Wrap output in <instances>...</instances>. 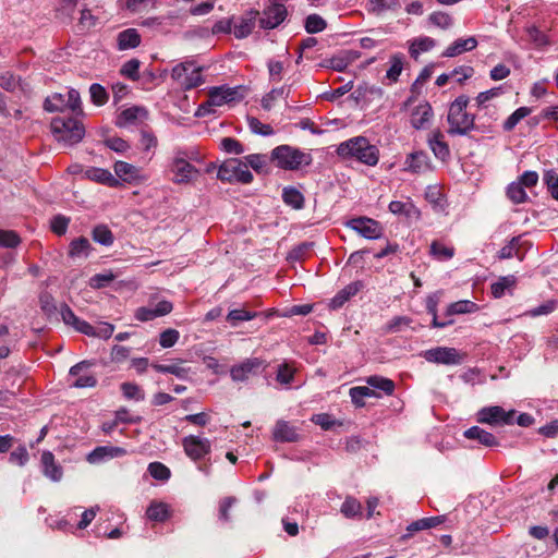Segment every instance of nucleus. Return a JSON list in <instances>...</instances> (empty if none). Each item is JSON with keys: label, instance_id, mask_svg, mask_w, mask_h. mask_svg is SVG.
Returning <instances> with one entry per match:
<instances>
[{"label": "nucleus", "instance_id": "obj_1", "mask_svg": "<svg viewBox=\"0 0 558 558\" xmlns=\"http://www.w3.org/2000/svg\"><path fill=\"white\" fill-rule=\"evenodd\" d=\"M342 159H355L367 166H375L379 160V150L364 136H355L340 143L336 150Z\"/></svg>", "mask_w": 558, "mask_h": 558}, {"label": "nucleus", "instance_id": "obj_2", "mask_svg": "<svg viewBox=\"0 0 558 558\" xmlns=\"http://www.w3.org/2000/svg\"><path fill=\"white\" fill-rule=\"evenodd\" d=\"M470 98L466 95L458 96L450 105L447 114L449 135H466L475 129V114L466 111Z\"/></svg>", "mask_w": 558, "mask_h": 558}, {"label": "nucleus", "instance_id": "obj_3", "mask_svg": "<svg viewBox=\"0 0 558 558\" xmlns=\"http://www.w3.org/2000/svg\"><path fill=\"white\" fill-rule=\"evenodd\" d=\"M51 131L56 140L64 146L76 145L85 135L83 123L71 117H56L52 119Z\"/></svg>", "mask_w": 558, "mask_h": 558}, {"label": "nucleus", "instance_id": "obj_4", "mask_svg": "<svg viewBox=\"0 0 558 558\" xmlns=\"http://www.w3.org/2000/svg\"><path fill=\"white\" fill-rule=\"evenodd\" d=\"M270 161L282 170L294 171L312 162L310 154L290 145H279L270 153Z\"/></svg>", "mask_w": 558, "mask_h": 558}, {"label": "nucleus", "instance_id": "obj_5", "mask_svg": "<svg viewBox=\"0 0 558 558\" xmlns=\"http://www.w3.org/2000/svg\"><path fill=\"white\" fill-rule=\"evenodd\" d=\"M219 180L229 183L248 184L253 181V174L247 165L238 158L225 160L217 172Z\"/></svg>", "mask_w": 558, "mask_h": 558}, {"label": "nucleus", "instance_id": "obj_6", "mask_svg": "<svg viewBox=\"0 0 558 558\" xmlns=\"http://www.w3.org/2000/svg\"><path fill=\"white\" fill-rule=\"evenodd\" d=\"M171 78L183 89H192L203 84L202 68L195 66L194 62L185 61L173 66Z\"/></svg>", "mask_w": 558, "mask_h": 558}, {"label": "nucleus", "instance_id": "obj_7", "mask_svg": "<svg viewBox=\"0 0 558 558\" xmlns=\"http://www.w3.org/2000/svg\"><path fill=\"white\" fill-rule=\"evenodd\" d=\"M169 169L173 174L172 181L177 184H187L197 179L199 171L185 159L183 151H177Z\"/></svg>", "mask_w": 558, "mask_h": 558}, {"label": "nucleus", "instance_id": "obj_8", "mask_svg": "<svg viewBox=\"0 0 558 558\" xmlns=\"http://www.w3.org/2000/svg\"><path fill=\"white\" fill-rule=\"evenodd\" d=\"M267 367L265 360L259 357H248L230 368V376L233 381L243 383L251 376L259 374Z\"/></svg>", "mask_w": 558, "mask_h": 558}, {"label": "nucleus", "instance_id": "obj_9", "mask_svg": "<svg viewBox=\"0 0 558 558\" xmlns=\"http://www.w3.org/2000/svg\"><path fill=\"white\" fill-rule=\"evenodd\" d=\"M185 454L193 461H199L210 453L211 442L208 438L189 435L182 439Z\"/></svg>", "mask_w": 558, "mask_h": 558}, {"label": "nucleus", "instance_id": "obj_10", "mask_svg": "<svg viewBox=\"0 0 558 558\" xmlns=\"http://www.w3.org/2000/svg\"><path fill=\"white\" fill-rule=\"evenodd\" d=\"M422 355L427 362L444 365H458L462 362V356L457 349L448 347L429 349L424 351Z\"/></svg>", "mask_w": 558, "mask_h": 558}, {"label": "nucleus", "instance_id": "obj_11", "mask_svg": "<svg viewBox=\"0 0 558 558\" xmlns=\"http://www.w3.org/2000/svg\"><path fill=\"white\" fill-rule=\"evenodd\" d=\"M209 105L220 107L226 104L239 101L243 98L241 87L228 85L214 86L208 90Z\"/></svg>", "mask_w": 558, "mask_h": 558}, {"label": "nucleus", "instance_id": "obj_12", "mask_svg": "<svg viewBox=\"0 0 558 558\" xmlns=\"http://www.w3.org/2000/svg\"><path fill=\"white\" fill-rule=\"evenodd\" d=\"M269 2L270 4L264 9L263 16L259 19V26L264 29H274L278 27L288 15L284 4L278 3V1Z\"/></svg>", "mask_w": 558, "mask_h": 558}, {"label": "nucleus", "instance_id": "obj_13", "mask_svg": "<svg viewBox=\"0 0 558 558\" xmlns=\"http://www.w3.org/2000/svg\"><path fill=\"white\" fill-rule=\"evenodd\" d=\"M514 411L506 412L499 405L486 407L477 412V421L483 424H511L513 422Z\"/></svg>", "mask_w": 558, "mask_h": 558}, {"label": "nucleus", "instance_id": "obj_14", "mask_svg": "<svg viewBox=\"0 0 558 558\" xmlns=\"http://www.w3.org/2000/svg\"><path fill=\"white\" fill-rule=\"evenodd\" d=\"M348 226L360 235L369 240L379 239L383 233L379 222L366 217L352 219L349 221Z\"/></svg>", "mask_w": 558, "mask_h": 558}, {"label": "nucleus", "instance_id": "obj_15", "mask_svg": "<svg viewBox=\"0 0 558 558\" xmlns=\"http://www.w3.org/2000/svg\"><path fill=\"white\" fill-rule=\"evenodd\" d=\"M173 305L170 301L161 300L155 306H142L135 311V318L140 322H149L171 313Z\"/></svg>", "mask_w": 558, "mask_h": 558}, {"label": "nucleus", "instance_id": "obj_16", "mask_svg": "<svg viewBox=\"0 0 558 558\" xmlns=\"http://www.w3.org/2000/svg\"><path fill=\"white\" fill-rule=\"evenodd\" d=\"M148 111L144 107L133 106L122 110L116 120L118 128H128L131 125H137L138 123L146 120Z\"/></svg>", "mask_w": 558, "mask_h": 558}, {"label": "nucleus", "instance_id": "obj_17", "mask_svg": "<svg viewBox=\"0 0 558 558\" xmlns=\"http://www.w3.org/2000/svg\"><path fill=\"white\" fill-rule=\"evenodd\" d=\"M92 365L88 361H82L75 365H73L70 371L69 375L76 377L73 381L72 386L75 388H93L97 385V378L89 374H81L83 369L89 367Z\"/></svg>", "mask_w": 558, "mask_h": 558}, {"label": "nucleus", "instance_id": "obj_18", "mask_svg": "<svg viewBox=\"0 0 558 558\" xmlns=\"http://www.w3.org/2000/svg\"><path fill=\"white\" fill-rule=\"evenodd\" d=\"M404 170L412 173H423L430 170V160L428 155L423 151H414L407 156Z\"/></svg>", "mask_w": 558, "mask_h": 558}, {"label": "nucleus", "instance_id": "obj_19", "mask_svg": "<svg viewBox=\"0 0 558 558\" xmlns=\"http://www.w3.org/2000/svg\"><path fill=\"white\" fill-rule=\"evenodd\" d=\"M300 438L296 428L284 420L276 422L272 429V439L277 442H295Z\"/></svg>", "mask_w": 558, "mask_h": 558}, {"label": "nucleus", "instance_id": "obj_20", "mask_svg": "<svg viewBox=\"0 0 558 558\" xmlns=\"http://www.w3.org/2000/svg\"><path fill=\"white\" fill-rule=\"evenodd\" d=\"M427 143L436 158L442 161L449 158L450 149L441 131H433L428 136Z\"/></svg>", "mask_w": 558, "mask_h": 558}, {"label": "nucleus", "instance_id": "obj_21", "mask_svg": "<svg viewBox=\"0 0 558 558\" xmlns=\"http://www.w3.org/2000/svg\"><path fill=\"white\" fill-rule=\"evenodd\" d=\"M362 288V281H354L347 284L343 289L338 291L337 294L329 301V307L331 310L341 308L351 298L356 295Z\"/></svg>", "mask_w": 558, "mask_h": 558}, {"label": "nucleus", "instance_id": "obj_22", "mask_svg": "<svg viewBox=\"0 0 558 558\" xmlns=\"http://www.w3.org/2000/svg\"><path fill=\"white\" fill-rule=\"evenodd\" d=\"M41 466L43 473L46 477L52 482L61 481L63 476V470L62 466L56 462L52 452L44 451L41 453Z\"/></svg>", "mask_w": 558, "mask_h": 558}, {"label": "nucleus", "instance_id": "obj_23", "mask_svg": "<svg viewBox=\"0 0 558 558\" xmlns=\"http://www.w3.org/2000/svg\"><path fill=\"white\" fill-rule=\"evenodd\" d=\"M433 117L432 106L424 101L418 104L411 112L410 123L416 129H425Z\"/></svg>", "mask_w": 558, "mask_h": 558}, {"label": "nucleus", "instance_id": "obj_24", "mask_svg": "<svg viewBox=\"0 0 558 558\" xmlns=\"http://www.w3.org/2000/svg\"><path fill=\"white\" fill-rule=\"evenodd\" d=\"M113 168L116 175L124 182L132 183L143 179L141 169L129 162L117 161Z\"/></svg>", "mask_w": 558, "mask_h": 558}, {"label": "nucleus", "instance_id": "obj_25", "mask_svg": "<svg viewBox=\"0 0 558 558\" xmlns=\"http://www.w3.org/2000/svg\"><path fill=\"white\" fill-rule=\"evenodd\" d=\"M477 46V39L474 36L459 38L447 47L442 56L447 58L457 57L465 51H472Z\"/></svg>", "mask_w": 558, "mask_h": 558}, {"label": "nucleus", "instance_id": "obj_26", "mask_svg": "<svg viewBox=\"0 0 558 558\" xmlns=\"http://www.w3.org/2000/svg\"><path fill=\"white\" fill-rule=\"evenodd\" d=\"M84 177L110 187H117L120 184L119 180L109 170L102 168H88L85 170Z\"/></svg>", "mask_w": 558, "mask_h": 558}, {"label": "nucleus", "instance_id": "obj_27", "mask_svg": "<svg viewBox=\"0 0 558 558\" xmlns=\"http://www.w3.org/2000/svg\"><path fill=\"white\" fill-rule=\"evenodd\" d=\"M463 435L465 438L476 440L485 447H497L499 445V441L492 433L478 426L468 428Z\"/></svg>", "mask_w": 558, "mask_h": 558}, {"label": "nucleus", "instance_id": "obj_28", "mask_svg": "<svg viewBox=\"0 0 558 558\" xmlns=\"http://www.w3.org/2000/svg\"><path fill=\"white\" fill-rule=\"evenodd\" d=\"M141 44V35L135 28H128L120 32L117 36L119 50L134 49Z\"/></svg>", "mask_w": 558, "mask_h": 558}, {"label": "nucleus", "instance_id": "obj_29", "mask_svg": "<svg viewBox=\"0 0 558 558\" xmlns=\"http://www.w3.org/2000/svg\"><path fill=\"white\" fill-rule=\"evenodd\" d=\"M399 8V0H367L366 3L367 12L376 16H379L388 11H396Z\"/></svg>", "mask_w": 558, "mask_h": 558}, {"label": "nucleus", "instance_id": "obj_30", "mask_svg": "<svg viewBox=\"0 0 558 558\" xmlns=\"http://www.w3.org/2000/svg\"><path fill=\"white\" fill-rule=\"evenodd\" d=\"M517 284V278L513 275L499 277L498 280L490 286L492 294L495 299L502 298L507 291H511Z\"/></svg>", "mask_w": 558, "mask_h": 558}, {"label": "nucleus", "instance_id": "obj_31", "mask_svg": "<svg viewBox=\"0 0 558 558\" xmlns=\"http://www.w3.org/2000/svg\"><path fill=\"white\" fill-rule=\"evenodd\" d=\"M349 395L351 397L352 402L361 408L365 405L364 399L365 398H379L380 395L377 393L374 389L369 388L368 386H356L352 387L349 391Z\"/></svg>", "mask_w": 558, "mask_h": 558}, {"label": "nucleus", "instance_id": "obj_32", "mask_svg": "<svg viewBox=\"0 0 558 558\" xmlns=\"http://www.w3.org/2000/svg\"><path fill=\"white\" fill-rule=\"evenodd\" d=\"M282 199L286 205L294 208L301 209L304 206V196L303 194L294 186H286L282 190Z\"/></svg>", "mask_w": 558, "mask_h": 558}, {"label": "nucleus", "instance_id": "obj_33", "mask_svg": "<svg viewBox=\"0 0 558 558\" xmlns=\"http://www.w3.org/2000/svg\"><path fill=\"white\" fill-rule=\"evenodd\" d=\"M366 384L369 388L383 391L387 396H391L395 391V383L386 377L369 376L366 378Z\"/></svg>", "mask_w": 558, "mask_h": 558}, {"label": "nucleus", "instance_id": "obj_34", "mask_svg": "<svg viewBox=\"0 0 558 558\" xmlns=\"http://www.w3.org/2000/svg\"><path fill=\"white\" fill-rule=\"evenodd\" d=\"M290 92H291V86L290 85H283L281 87H278V88H272L269 93H267L263 99H262V107L265 109V110H270L274 102L279 99V98H288V96L290 95Z\"/></svg>", "mask_w": 558, "mask_h": 558}, {"label": "nucleus", "instance_id": "obj_35", "mask_svg": "<svg viewBox=\"0 0 558 558\" xmlns=\"http://www.w3.org/2000/svg\"><path fill=\"white\" fill-rule=\"evenodd\" d=\"M478 311V305L470 300H460L458 302H453L448 305L446 314L451 315H460V314H469L475 313Z\"/></svg>", "mask_w": 558, "mask_h": 558}, {"label": "nucleus", "instance_id": "obj_36", "mask_svg": "<svg viewBox=\"0 0 558 558\" xmlns=\"http://www.w3.org/2000/svg\"><path fill=\"white\" fill-rule=\"evenodd\" d=\"M435 45V40L430 37H418L412 41L409 52L412 58L417 59L422 52L429 51Z\"/></svg>", "mask_w": 558, "mask_h": 558}, {"label": "nucleus", "instance_id": "obj_37", "mask_svg": "<svg viewBox=\"0 0 558 558\" xmlns=\"http://www.w3.org/2000/svg\"><path fill=\"white\" fill-rule=\"evenodd\" d=\"M45 110L49 112H63L68 109L65 94L56 93L50 97H47L44 104Z\"/></svg>", "mask_w": 558, "mask_h": 558}, {"label": "nucleus", "instance_id": "obj_38", "mask_svg": "<svg viewBox=\"0 0 558 558\" xmlns=\"http://www.w3.org/2000/svg\"><path fill=\"white\" fill-rule=\"evenodd\" d=\"M389 210L395 215H404L407 217L418 216L420 214L411 202L392 201L389 204Z\"/></svg>", "mask_w": 558, "mask_h": 558}, {"label": "nucleus", "instance_id": "obj_39", "mask_svg": "<svg viewBox=\"0 0 558 558\" xmlns=\"http://www.w3.org/2000/svg\"><path fill=\"white\" fill-rule=\"evenodd\" d=\"M244 159L247 167L250 166L257 173H262L265 171L270 157L264 154H251L245 156Z\"/></svg>", "mask_w": 558, "mask_h": 558}, {"label": "nucleus", "instance_id": "obj_40", "mask_svg": "<svg viewBox=\"0 0 558 558\" xmlns=\"http://www.w3.org/2000/svg\"><path fill=\"white\" fill-rule=\"evenodd\" d=\"M304 27L308 34H317L327 27V23L320 15L313 13L306 16Z\"/></svg>", "mask_w": 558, "mask_h": 558}, {"label": "nucleus", "instance_id": "obj_41", "mask_svg": "<svg viewBox=\"0 0 558 558\" xmlns=\"http://www.w3.org/2000/svg\"><path fill=\"white\" fill-rule=\"evenodd\" d=\"M258 316V313L251 312L245 308L231 310L227 315V320L236 326L240 322H247Z\"/></svg>", "mask_w": 558, "mask_h": 558}, {"label": "nucleus", "instance_id": "obj_42", "mask_svg": "<svg viewBox=\"0 0 558 558\" xmlns=\"http://www.w3.org/2000/svg\"><path fill=\"white\" fill-rule=\"evenodd\" d=\"M121 391L125 399L143 401L145 399L144 390L134 383H123L121 384Z\"/></svg>", "mask_w": 558, "mask_h": 558}, {"label": "nucleus", "instance_id": "obj_43", "mask_svg": "<svg viewBox=\"0 0 558 558\" xmlns=\"http://www.w3.org/2000/svg\"><path fill=\"white\" fill-rule=\"evenodd\" d=\"M504 87L502 86H498V87H493L488 90H485V92H482L480 93L476 97H475V105L478 109H482V108H486V104L497 97H499L500 95L504 94Z\"/></svg>", "mask_w": 558, "mask_h": 558}, {"label": "nucleus", "instance_id": "obj_44", "mask_svg": "<svg viewBox=\"0 0 558 558\" xmlns=\"http://www.w3.org/2000/svg\"><path fill=\"white\" fill-rule=\"evenodd\" d=\"M146 514L153 521L162 522L168 518V507L163 502H153L147 508Z\"/></svg>", "mask_w": 558, "mask_h": 558}, {"label": "nucleus", "instance_id": "obj_45", "mask_svg": "<svg viewBox=\"0 0 558 558\" xmlns=\"http://www.w3.org/2000/svg\"><path fill=\"white\" fill-rule=\"evenodd\" d=\"M429 253L438 260H448L453 257L454 250L453 247L446 246L437 241H434L430 244Z\"/></svg>", "mask_w": 558, "mask_h": 558}, {"label": "nucleus", "instance_id": "obj_46", "mask_svg": "<svg viewBox=\"0 0 558 558\" xmlns=\"http://www.w3.org/2000/svg\"><path fill=\"white\" fill-rule=\"evenodd\" d=\"M403 69V56L396 53L390 58V66L387 70L386 77L391 82H397Z\"/></svg>", "mask_w": 558, "mask_h": 558}, {"label": "nucleus", "instance_id": "obj_47", "mask_svg": "<svg viewBox=\"0 0 558 558\" xmlns=\"http://www.w3.org/2000/svg\"><path fill=\"white\" fill-rule=\"evenodd\" d=\"M507 195L515 204L524 203L527 199L524 186L519 181L508 185Z\"/></svg>", "mask_w": 558, "mask_h": 558}, {"label": "nucleus", "instance_id": "obj_48", "mask_svg": "<svg viewBox=\"0 0 558 558\" xmlns=\"http://www.w3.org/2000/svg\"><path fill=\"white\" fill-rule=\"evenodd\" d=\"M531 109L529 107H520L513 113H511L504 123L505 131H511L515 128V125L525 117L531 113Z\"/></svg>", "mask_w": 558, "mask_h": 558}, {"label": "nucleus", "instance_id": "obj_49", "mask_svg": "<svg viewBox=\"0 0 558 558\" xmlns=\"http://www.w3.org/2000/svg\"><path fill=\"white\" fill-rule=\"evenodd\" d=\"M90 248V243L86 238H78L70 244V255L73 257L87 256Z\"/></svg>", "mask_w": 558, "mask_h": 558}, {"label": "nucleus", "instance_id": "obj_50", "mask_svg": "<svg viewBox=\"0 0 558 558\" xmlns=\"http://www.w3.org/2000/svg\"><path fill=\"white\" fill-rule=\"evenodd\" d=\"M361 502L353 497H348L341 506V513L347 518L361 515Z\"/></svg>", "mask_w": 558, "mask_h": 558}, {"label": "nucleus", "instance_id": "obj_51", "mask_svg": "<svg viewBox=\"0 0 558 558\" xmlns=\"http://www.w3.org/2000/svg\"><path fill=\"white\" fill-rule=\"evenodd\" d=\"M20 235L13 230L0 229V246L5 248H14L21 244Z\"/></svg>", "mask_w": 558, "mask_h": 558}, {"label": "nucleus", "instance_id": "obj_52", "mask_svg": "<svg viewBox=\"0 0 558 558\" xmlns=\"http://www.w3.org/2000/svg\"><path fill=\"white\" fill-rule=\"evenodd\" d=\"M93 239L95 242L106 246L113 243V234L106 226H97L93 230Z\"/></svg>", "mask_w": 558, "mask_h": 558}, {"label": "nucleus", "instance_id": "obj_53", "mask_svg": "<svg viewBox=\"0 0 558 558\" xmlns=\"http://www.w3.org/2000/svg\"><path fill=\"white\" fill-rule=\"evenodd\" d=\"M255 27V21L253 17L250 19H242L235 26H234V36L239 39L246 38L250 36Z\"/></svg>", "mask_w": 558, "mask_h": 558}, {"label": "nucleus", "instance_id": "obj_54", "mask_svg": "<svg viewBox=\"0 0 558 558\" xmlns=\"http://www.w3.org/2000/svg\"><path fill=\"white\" fill-rule=\"evenodd\" d=\"M89 94H90V99H92L93 104L96 106L105 105L109 98L108 93L105 89V87L97 83H94L90 85Z\"/></svg>", "mask_w": 558, "mask_h": 558}, {"label": "nucleus", "instance_id": "obj_55", "mask_svg": "<svg viewBox=\"0 0 558 558\" xmlns=\"http://www.w3.org/2000/svg\"><path fill=\"white\" fill-rule=\"evenodd\" d=\"M140 65L141 61L138 59H131L121 66L120 73L132 81H137Z\"/></svg>", "mask_w": 558, "mask_h": 558}, {"label": "nucleus", "instance_id": "obj_56", "mask_svg": "<svg viewBox=\"0 0 558 558\" xmlns=\"http://www.w3.org/2000/svg\"><path fill=\"white\" fill-rule=\"evenodd\" d=\"M247 123L250 130L254 134L263 135V136H269L274 134V129L269 124L262 123L257 118L248 117Z\"/></svg>", "mask_w": 558, "mask_h": 558}, {"label": "nucleus", "instance_id": "obj_57", "mask_svg": "<svg viewBox=\"0 0 558 558\" xmlns=\"http://www.w3.org/2000/svg\"><path fill=\"white\" fill-rule=\"evenodd\" d=\"M551 197L558 201V173L555 170H547L543 178Z\"/></svg>", "mask_w": 558, "mask_h": 558}, {"label": "nucleus", "instance_id": "obj_58", "mask_svg": "<svg viewBox=\"0 0 558 558\" xmlns=\"http://www.w3.org/2000/svg\"><path fill=\"white\" fill-rule=\"evenodd\" d=\"M148 472L151 477L159 481H167L171 475L169 468L160 462L149 463Z\"/></svg>", "mask_w": 558, "mask_h": 558}, {"label": "nucleus", "instance_id": "obj_59", "mask_svg": "<svg viewBox=\"0 0 558 558\" xmlns=\"http://www.w3.org/2000/svg\"><path fill=\"white\" fill-rule=\"evenodd\" d=\"M180 332L177 329L168 328L159 336V344L165 348H172L179 340Z\"/></svg>", "mask_w": 558, "mask_h": 558}, {"label": "nucleus", "instance_id": "obj_60", "mask_svg": "<svg viewBox=\"0 0 558 558\" xmlns=\"http://www.w3.org/2000/svg\"><path fill=\"white\" fill-rule=\"evenodd\" d=\"M66 96V107L74 114H82V106H81V97L80 93L76 89H70L65 93Z\"/></svg>", "mask_w": 558, "mask_h": 558}, {"label": "nucleus", "instance_id": "obj_61", "mask_svg": "<svg viewBox=\"0 0 558 558\" xmlns=\"http://www.w3.org/2000/svg\"><path fill=\"white\" fill-rule=\"evenodd\" d=\"M220 147L228 154L241 155L244 153L243 145L233 137H223L220 142Z\"/></svg>", "mask_w": 558, "mask_h": 558}, {"label": "nucleus", "instance_id": "obj_62", "mask_svg": "<svg viewBox=\"0 0 558 558\" xmlns=\"http://www.w3.org/2000/svg\"><path fill=\"white\" fill-rule=\"evenodd\" d=\"M276 379L279 384L289 386L294 379V369L288 364H281L278 366Z\"/></svg>", "mask_w": 558, "mask_h": 558}, {"label": "nucleus", "instance_id": "obj_63", "mask_svg": "<svg viewBox=\"0 0 558 558\" xmlns=\"http://www.w3.org/2000/svg\"><path fill=\"white\" fill-rule=\"evenodd\" d=\"M39 304H40V308H41V311H43L47 316H51V315L56 314V312H57V305H56L54 299L52 298V295H51V294H49V293H43V294L39 296Z\"/></svg>", "mask_w": 558, "mask_h": 558}, {"label": "nucleus", "instance_id": "obj_64", "mask_svg": "<svg viewBox=\"0 0 558 558\" xmlns=\"http://www.w3.org/2000/svg\"><path fill=\"white\" fill-rule=\"evenodd\" d=\"M69 222H70V219L62 216V215H57L54 216L52 219H51V230L58 234V235H62L66 232V229H68V226H69Z\"/></svg>", "mask_w": 558, "mask_h": 558}]
</instances>
